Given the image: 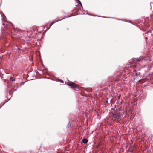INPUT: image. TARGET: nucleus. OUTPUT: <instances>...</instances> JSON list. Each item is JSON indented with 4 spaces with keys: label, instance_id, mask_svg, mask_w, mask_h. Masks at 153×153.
<instances>
[{
    "label": "nucleus",
    "instance_id": "1",
    "mask_svg": "<svg viewBox=\"0 0 153 153\" xmlns=\"http://www.w3.org/2000/svg\"><path fill=\"white\" fill-rule=\"evenodd\" d=\"M113 111L109 112L108 115V119L111 122L115 121H119L121 120L122 117H123V114L118 111L115 110V108H112Z\"/></svg>",
    "mask_w": 153,
    "mask_h": 153
},
{
    "label": "nucleus",
    "instance_id": "10",
    "mask_svg": "<svg viewBox=\"0 0 153 153\" xmlns=\"http://www.w3.org/2000/svg\"><path fill=\"white\" fill-rule=\"evenodd\" d=\"M18 88V85H16V86H15L14 88H13V89H14V91H15L16 90V89H17V88Z\"/></svg>",
    "mask_w": 153,
    "mask_h": 153
},
{
    "label": "nucleus",
    "instance_id": "25",
    "mask_svg": "<svg viewBox=\"0 0 153 153\" xmlns=\"http://www.w3.org/2000/svg\"><path fill=\"white\" fill-rule=\"evenodd\" d=\"M12 86H13V87L14 86H13V85Z\"/></svg>",
    "mask_w": 153,
    "mask_h": 153
},
{
    "label": "nucleus",
    "instance_id": "6",
    "mask_svg": "<svg viewBox=\"0 0 153 153\" xmlns=\"http://www.w3.org/2000/svg\"><path fill=\"white\" fill-rule=\"evenodd\" d=\"M82 142L83 143L85 144L88 142V140L86 139H83L82 140Z\"/></svg>",
    "mask_w": 153,
    "mask_h": 153
},
{
    "label": "nucleus",
    "instance_id": "5",
    "mask_svg": "<svg viewBox=\"0 0 153 153\" xmlns=\"http://www.w3.org/2000/svg\"><path fill=\"white\" fill-rule=\"evenodd\" d=\"M143 59H144V58H143V57H140V58H139L136 59V61L137 62H139Z\"/></svg>",
    "mask_w": 153,
    "mask_h": 153
},
{
    "label": "nucleus",
    "instance_id": "8",
    "mask_svg": "<svg viewBox=\"0 0 153 153\" xmlns=\"http://www.w3.org/2000/svg\"><path fill=\"white\" fill-rule=\"evenodd\" d=\"M10 80L12 82L15 81V79L13 77H11L10 78Z\"/></svg>",
    "mask_w": 153,
    "mask_h": 153
},
{
    "label": "nucleus",
    "instance_id": "17",
    "mask_svg": "<svg viewBox=\"0 0 153 153\" xmlns=\"http://www.w3.org/2000/svg\"><path fill=\"white\" fill-rule=\"evenodd\" d=\"M151 18H153V15L151 16Z\"/></svg>",
    "mask_w": 153,
    "mask_h": 153
},
{
    "label": "nucleus",
    "instance_id": "20",
    "mask_svg": "<svg viewBox=\"0 0 153 153\" xmlns=\"http://www.w3.org/2000/svg\"><path fill=\"white\" fill-rule=\"evenodd\" d=\"M133 71L136 72V70H134Z\"/></svg>",
    "mask_w": 153,
    "mask_h": 153
},
{
    "label": "nucleus",
    "instance_id": "7",
    "mask_svg": "<svg viewBox=\"0 0 153 153\" xmlns=\"http://www.w3.org/2000/svg\"><path fill=\"white\" fill-rule=\"evenodd\" d=\"M146 34H149V35L150 34L151 36L153 35V34H152V30H149Z\"/></svg>",
    "mask_w": 153,
    "mask_h": 153
},
{
    "label": "nucleus",
    "instance_id": "9",
    "mask_svg": "<svg viewBox=\"0 0 153 153\" xmlns=\"http://www.w3.org/2000/svg\"><path fill=\"white\" fill-rule=\"evenodd\" d=\"M77 0L78 1V3L82 7V4L81 3V2H80V1L79 0Z\"/></svg>",
    "mask_w": 153,
    "mask_h": 153
},
{
    "label": "nucleus",
    "instance_id": "4",
    "mask_svg": "<svg viewBox=\"0 0 153 153\" xmlns=\"http://www.w3.org/2000/svg\"><path fill=\"white\" fill-rule=\"evenodd\" d=\"M62 19H60V20H57V21H55L54 22L53 21V22H52V23H51L50 24V25H49V27H48V28H49L51 27V26L53 24H54L55 22L58 21H61V20H62Z\"/></svg>",
    "mask_w": 153,
    "mask_h": 153
},
{
    "label": "nucleus",
    "instance_id": "21",
    "mask_svg": "<svg viewBox=\"0 0 153 153\" xmlns=\"http://www.w3.org/2000/svg\"><path fill=\"white\" fill-rule=\"evenodd\" d=\"M120 96H119V97H118V98H119V99H120Z\"/></svg>",
    "mask_w": 153,
    "mask_h": 153
},
{
    "label": "nucleus",
    "instance_id": "23",
    "mask_svg": "<svg viewBox=\"0 0 153 153\" xmlns=\"http://www.w3.org/2000/svg\"><path fill=\"white\" fill-rule=\"evenodd\" d=\"M17 49H18V50H20V49H19V48H17Z\"/></svg>",
    "mask_w": 153,
    "mask_h": 153
},
{
    "label": "nucleus",
    "instance_id": "22",
    "mask_svg": "<svg viewBox=\"0 0 153 153\" xmlns=\"http://www.w3.org/2000/svg\"><path fill=\"white\" fill-rule=\"evenodd\" d=\"M11 91H13V90L12 89H11Z\"/></svg>",
    "mask_w": 153,
    "mask_h": 153
},
{
    "label": "nucleus",
    "instance_id": "19",
    "mask_svg": "<svg viewBox=\"0 0 153 153\" xmlns=\"http://www.w3.org/2000/svg\"><path fill=\"white\" fill-rule=\"evenodd\" d=\"M109 118V117H107V120H110V119H108V118ZM107 121H108V120H107Z\"/></svg>",
    "mask_w": 153,
    "mask_h": 153
},
{
    "label": "nucleus",
    "instance_id": "16",
    "mask_svg": "<svg viewBox=\"0 0 153 153\" xmlns=\"http://www.w3.org/2000/svg\"><path fill=\"white\" fill-rule=\"evenodd\" d=\"M49 28H48V27H47V29H46V31H47L48 30H49Z\"/></svg>",
    "mask_w": 153,
    "mask_h": 153
},
{
    "label": "nucleus",
    "instance_id": "12",
    "mask_svg": "<svg viewBox=\"0 0 153 153\" xmlns=\"http://www.w3.org/2000/svg\"><path fill=\"white\" fill-rule=\"evenodd\" d=\"M71 126V124H70V123H69L68 125V127H70Z\"/></svg>",
    "mask_w": 153,
    "mask_h": 153
},
{
    "label": "nucleus",
    "instance_id": "18",
    "mask_svg": "<svg viewBox=\"0 0 153 153\" xmlns=\"http://www.w3.org/2000/svg\"><path fill=\"white\" fill-rule=\"evenodd\" d=\"M147 38H147V37H145V40H146V42L147 41L146 40H147Z\"/></svg>",
    "mask_w": 153,
    "mask_h": 153
},
{
    "label": "nucleus",
    "instance_id": "3",
    "mask_svg": "<svg viewBox=\"0 0 153 153\" xmlns=\"http://www.w3.org/2000/svg\"><path fill=\"white\" fill-rule=\"evenodd\" d=\"M67 85L74 88L75 89L77 88L78 87V85L76 84L71 82H69V83L67 82Z\"/></svg>",
    "mask_w": 153,
    "mask_h": 153
},
{
    "label": "nucleus",
    "instance_id": "14",
    "mask_svg": "<svg viewBox=\"0 0 153 153\" xmlns=\"http://www.w3.org/2000/svg\"><path fill=\"white\" fill-rule=\"evenodd\" d=\"M140 75V74L139 73H136V75L137 76H138V75Z\"/></svg>",
    "mask_w": 153,
    "mask_h": 153
},
{
    "label": "nucleus",
    "instance_id": "13",
    "mask_svg": "<svg viewBox=\"0 0 153 153\" xmlns=\"http://www.w3.org/2000/svg\"><path fill=\"white\" fill-rule=\"evenodd\" d=\"M9 94L10 96H11L10 97H11L12 96V93H11V92H9Z\"/></svg>",
    "mask_w": 153,
    "mask_h": 153
},
{
    "label": "nucleus",
    "instance_id": "15",
    "mask_svg": "<svg viewBox=\"0 0 153 153\" xmlns=\"http://www.w3.org/2000/svg\"><path fill=\"white\" fill-rule=\"evenodd\" d=\"M49 28H48V27H47V29H46V31H47L48 30H49Z\"/></svg>",
    "mask_w": 153,
    "mask_h": 153
},
{
    "label": "nucleus",
    "instance_id": "24",
    "mask_svg": "<svg viewBox=\"0 0 153 153\" xmlns=\"http://www.w3.org/2000/svg\"><path fill=\"white\" fill-rule=\"evenodd\" d=\"M140 81H141V80H140L138 81V82H140Z\"/></svg>",
    "mask_w": 153,
    "mask_h": 153
},
{
    "label": "nucleus",
    "instance_id": "2",
    "mask_svg": "<svg viewBox=\"0 0 153 153\" xmlns=\"http://www.w3.org/2000/svg\"><path fill=\"white\" fill-rule=\"evenodd\" d=\"M2 20L4 21V22L5 23H2L4 27H8L11 26L13 28V24L11 22H8L6 19L5 17L4 18H3L2 19Z\"/></svg>",
    "mask_w": 153,
    "mask_h": 153
},
{
    "label": "nucleus",
    "instance_id": "11",
    "mask_svg": "<svg viewBox=\"0 0 153 153\" xmlns=\"http://www.w3.org/2000/svg\"><path fill=\"white\" fill-rule=\"evenodd\" d=\"M57 80L59 82H61L62 83H64V82L62 80H60V79H58Z\"/></svg>",
    "mask_w": 153,
    "mask_h": 153
}]
</instances>
